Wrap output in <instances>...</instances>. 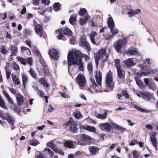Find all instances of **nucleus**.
Here are the masks:
<instances>
[{
  "label": "nucleus",
  "mask_w": 158,
  "mask_h": 158,
  "mask_svg": "<svg viewBox=\"0 0 158 158\" xmlns=\"http://www.w3.org/2000/svg\"><path fill=\"white\" fill-rule=\"evenodd\" d=\"M22 80L24 88H26V85L28 82V79L27 77L24 74L22 75Z\"/></svg>",
  "instance_id": "bb28decb"
},
{
  "label": "nucleus",
  "mask_w": 158,
  "mask_h": 158,
  "mask_svg": "<svg viewBox=\"0 0 158 158\" xmlns=\"http://www.w3.org/2000/svg\"><path fill=\"white\" fill-rule=\"evenodd\" d=\"M16 98L17 101V103L19 105H22L23 102V97L19 94H17L16 95Z\"/></svg>",
  "instance_id": "aec40b11"
},
{
  "label": "nucleus",
  "mask_w": 158,
  "mask_h": 158,
  "mask_svg": "<svg viewBox=\"0 0 158 158\" xmlns=\"http://www.w3.org/2000/svg\"><path fill=\"white\" fill-rule=\"evenodd\" d=\"M6 71L7 78L8 79L10 77L11 71L9 70L8 68L7 67L6 69Z\"/></svg>",
  "instance_id": "8fccbe9b"
},
{
  "label": "nucleus",
  "mask_w": 158,
  "mask_h": 158,
  "mask_svg": "<svg viewBox=\"0 0 158 158\" xmlns=\"http://www.w3.org/2000/svg\"><path fill=\"white\" fill-rule=\"evenodd\" d=\"M56 33H58L60 35H58L57 38L59 40L62 39L63 40H64L63 37H64L63 35V34L64 35H66L69 36H71L72 34V31L68 27H65L64 28L59 29L58 30H56Z\"/></svg>",
  "instance_id": "20e7f679"
},
{
  "label": "nucleus",
  "mask_w": 158,
  "mask_h": 158,
  "mask_svg": "<svg viewBox=\"0 0 158 158\" xmlns=\"http://www.w3.org/2000/svg\"><path fill=\"white\" fill-rule=\"evenodd\" d=\"M47 146L50 148L54 151L60 154V155L63 156L64 155V152H62L61 150L59 149L55 146L52 142H50L47 143Z\"/></svg>",
  "instance_id": "ddd939ff"
},
{
  "label": "nucleus",
  "mask_w": 158,
  "mask_h": 158,
  "mask_svg": "<svg viewBox=\"0 0 158 158\" xmlns=\"http://www.w3.org/2000/svg\"><path fill=\"white\" fill-rule=\"evenodd\" d=\"M124 63L125 65L127 67L134 66L136 64L132 58L128 59L124 61Z\"/></svg>",
  "instance_id": "6ab92c4d"
},
{
  "label": "nucleus",
  "mask_w": 158,
  "mask_h": 158,
  "mask_svg": "<svg viewBox=\"0 0 158 158\" xmlns=\"http://www.w3.org/2000/svg\"><path fill=\"white\" fill-rule=\"evenodd\" d=\"M76 81L80 87H83L85 86L86 79L83 75L79 74L77 77Z\"/></svg>",
  "instance_id": "9d476101"
},
{
  "label": "nucleus",
  "mask_w": 158,
  "mask_h": 158,
  "mask_svg": "<svg viewBox=\"0 0 158 158\" xmlns=\"http://www.w3.org/2000/svg\"><path fill=\"white\" fill-rule=\"evenodd\" d=\"M106 83L107 87L112 88L114 85L112 82V73L111 71H109L107 73L106 77Z\"/></svg>",
  "instance_id": "6e6552de"
},
{
  "label": "nucleus",
  "mask_w": 158,
  "mask_h": 158,
  "mask_svg": "<svg viewBox=\"0 0 158 158\" xmlns=\"http://www.w3.org/2000/svg\"><path fill=\"white\" fill-rule=\"evenodd\" d=\"M140 10L139 9H137L135 10H130L128 12V14L130 15L133 16L140 13Z\"/></svg>",
  "instance_id": "4be33fe9"
},
{
  "label": "nucleus",
  "mask_w": 158,
  "mask_h": 158,
  "mask_svg": "<svg viewBox=\"0 0 158 158\" xmlns=\"http://www.w3.org/2000/svg\"><path fill=\"white\" fill-rule=\"evenodd\" d=\"M29 143L32 145L36 146L37 145L40 144V142L37 140H31L29 141Z\"/></svg>",
  "instance_id": "c03bdc74"
},
{
  "label": "nucleus",
  "mask_w": 158,
  "mask_h": 158,
  "mask_svg": "<svg viewBox=\"0 0 158 158\" xmlns=\"http://www.w3.org/2000/svg\"><path fill=\"white\" fill-rule=\"evenodd\" d=\"M74 116L76 118L79 119L82 118V115L80 112L77 111L75 112L74 114Z\"/></svg>",
  "instance_id": "79ce46f5"
},
{
  "label": "nucleus",
  "mask_w": 158,
  "mask_h": 158,
  "mask_svg": "<svg viewBox=\"0 0 158 158\" xmlns=\"http://www.w3.org/2000/svg\"><path fill=\"white\" fill-rule=\"evenodd\" d=\"M81 54L79 51H70L68 55L69 66L76 64L78 65L79 70L82 71L83 65L81 61Z\"/></svg>",
  "instance_id": "f257e3e1"
},
{
  "label": "nucleus",
  "mask_w": 158,
  "mask_h": 158,
  "mask_svg": "<svg viewBox=\"0 0 158 158\" xmlns=\"http://www.w3.org/2000/svg\"><path fill=\"white\" fill-rule=\"evenodd\" d=\"M76 41V38L74 37H71L70 40V43L72 44H75Z\"/></svg>",
  "instance_id": "4d7b16f0"
},
{
  "label": "nucleus",
  "mask_w": 158,
  "mask_h": 158,
  "mask_svg": "<svg viewBox=\"0 0 158 158\" xmlns=\"http://www.w3.org/2000/svg\"><path fill=\"white\" fill-rule=\"evenodd\" d=\"M48 54L49 56L51 58L55 60L58 59V52L54 49H51L49 50Z\"/></svg>",
  "instance_id": "4468645a"
},
{
  "label": "nucleus",
  "mask_w": 158,
  "mask_h": 158,
  "mask_svg": "<svg viewBox=\"0 0 158 158\" xmlns=\"http://www.w3.org/2000/svg\"><path fill=\"white\" fill-rule=\"evenodd\" d=\"M47 151L49 153V155L50 157L52 156L54 154V153L50 149L48 148H46L44 150V151Z\"/></svg>",
  "instance_id": "3c124183"
},
{
  "label": "nucleus",
  "mask_w": 158,
  "mask_h": 158,
  "mask_svg": "<svg viewBox=\"0 0 158 158\" xmlns=\"http://www.w3.org/2000/svg\"><path fill=\"white\" fill-rule=\"evenodd\" d=\"M32 31L30 29H26L25 30V32L28 35H31V34Z\"/></svg>",
  "instance_id": "338daca9"
},
{
  "label": "nucleus",
  "mask_w": 158,
  "mask_h": 158,
  "mask_svg": "<svg viewBox=\"0 0 158 158\" xmlns=\"http://www.w3.org/2000/svg\"><path fill=\"white\" fill-rule=\"evenodd\" d=\"M3 93L5 97L7 99L8 101L11 103H13V100L11 98L9 95L7 94L5 90H4Z\"/></svg>",
  "instance_id": "7c9ffc66"
},
{
  "label": "nucleus",
  "mask_w": 158,
  "mask_h": 158,
  "mask_svg": "<svg viewBox=\"0 0 158 158\" xmlns=\"http://www.w3.org/2000/svg\"><path fill=\"white\" fill-rule=\"evenodd\" d=\"M5 102L4 100L0 96V106L3 109H6L7 107L5 105Z\"/></svg>",
  "instance_id": "4c0bfd02"
},
{
  "label": "nucleus",
  "mask_w": 158,
  "mask_h": 158,
  "mask_svg": "<svg viewBox=\"0 0 158 158\" xmlns=\"http://www.w3.org/2000/svg\"><path fill=\"white\" fill-rule=\"evenodd\" d=\"M128 55H134L135 56H139V52L136 48H132L129 49L127 52Z\"/></svg>",
  "instance_id": "f3484780"
},
{
  "label": "nucleus",
  "mask_w": 158,
  "mask_h": 158,
  "mask_svg": "<svg viewBox=\"0 0 158 158\" xmlns=\"http://www.w3.org/2000/svg\"><path fill=\"white\" fill-rule=\"evenodd\" d=\"M107 112H105L103 114H100L98 118L102 119H104L107 118Z\"/></svg>",
  "instance_id": "09e8293b"
},
{
  "label": "nucleus",
  "mask_w": 158,
  "mask_h": 158,
  "mask_svg": "<svg viewBox=\"0 0 158 158\" xmlns=\"http://www.w3.org/2000/svg\"><path fill=\"white\" fill-rule=\"evenodd\" d=\"M61 5L59 3H55L54 4L53 9L56 11H57L60 9Z\"/></svg>",
  "instance_id": "58836bf2"
},
{
  "label": "nucleus",
  "mask_w": 158,
  "mask_h": 158,
  "mask_svg": "<svg viewBox=\"0 0 158 158\" xmlns=\"http://www.w3.org/2000/svg\"><path fill=\"white\" fill-rule=\"evenodd\" d=\"M17 58L18 60L24 65H25L26 63H28L31 66L32 64V59L31 58L23 59L22 57H17Z\"/></svg>",
  "instance_id": "2eb2a0df"
},
{
  "label": "nucleus",
  "mask_w": 158,
  "mask_h": 158,
  "mask_svg": "<svg viewBox=\"0 0 158 158\" xmlns=\"http://www.w3.org/2000/svg\"><path fill=\"white\" fill-rule=\"evenodd\" d=\"M108 57V56L106 54V50L105 48H102L99 50L96 55H94L96 67H98V62L100 59L104 62L107 60Z\"/></svg>",
  "instance_id": "7ed1b4c3"
},
{
  "label": "nucleus",
  "mask_w": 158,
  "mask_h": 158,
  "mask_svg": "<svg viewBox=\"0 0 158 158\" xmlns=\"http://www.w3.org/2000/svg\"><path fill=\"white\" fill-rule=\"evenodd\" d=\"M97 35V33L95 31H93L91 32L89 36L91 42L94 44H95L96 42L94 41V37Z\"/></svg>",
  "instance_id": "c85d7f7f"
},
{
  "label": "nucleus",
  "mask_w": 158,
  "mask_h": 158,
  "mask_svg": "<svg viewBox=\"0 0 158 158\" xmlns=\"http://www.w3.org/2000/svg\"><path fill=\"white\" fill-rule=\"evenodd\" d=\"M148 86L149 89H152L154 90H155L156 89V85L150 83Z\"/></svg>",
  "instance_id": "603ef678"
},
{
  "label": "nucleus",
  "mask_w": 158,
  "mask_h": 158,
  "mask_svg": "<svg viewBox=\"0 0 158 158\" xmlns=\"http://www.w3.org/2000/svg\"><path fill=\"white\" fill-rule=\"evenodd\" d=\"M111 124L113 127L117 129H118V128L119 126L118 125H117V124L114 123H112Z\"/></svg>",
  "instance_id": "680f3d73"
},
{
  "label": "nucleus",
  "mask_w": 158,
  "mask_h": 158,
  "mask_svg": "<svg viewBox=\"0 0 158 158\" xmlns=\"http://www.w3.org/2000/svg\"><path fill=\"white\" fill-rule=\"evenodd\" d=\"M150 139L153 146L155 147H156L157 144V141L154 135H152L151 136Z\"/></svg>",
  "instance_id": "72a5a7b5"
},
{
  "label": "nucleus",
  "mask_w": 158,
  "mask_h": 158,
  "mask_svg": "<svg viewBox=\"0 0 158 158\" xmlns=\"http://www.w3.org/2000/svg\"><path fill=\"white\" fill-rule=\"evenodd\" d=\"M39 82L43 85L44 86L46 87L48 86V85L47 83L46 80L44 78H41L39 80Z\"/></svg>",
  "instance_id": "2f4dec72"
},
{
  "label": "nucleus",
  "mask_w": 158,
  "mask_h": 158,
  "mask_svg": "<svg viewBox=\"0 0 158 158\" xmlns=\"http://www.w3.org/2000/svg\"><path fill=\"white\" fill-rule=\"evenodd\" d=\"M89 150L91 155H94L96 152L99 150L98 148L95 146H91L89 148Z\"/></svg>",
  "instance_id": "b1692460"
},
{
  "label": "nucleus",
  "mask_w": 158,
  "mask_h": 158,
  "mask_svg": "<svg viewBox=\"0 0 158 158\" xmlns=\"http://www.w3.org/2000/svg\"><path fill=\"white\" fill-rule=\"evenodd\" d=\"M66 126L69 127L70 130L73 132H75L77 131V123L72 118H70L66 124Z\"/></svg>",
  "instance_id": "0eeeda50"
},
{
  "label": "nucleus",
  "mask_w": 158,
  "mask_h": 158,
  "mask_svg": "<svg viewBox=\"0 0 158 158\" xmlns=\"http://www.w3.org/2000/svg\"><path fill=\"white\" fill-rule=\"evenodd\" d=\"M99 127L102 130H104L107 132H110L112 128L111 125L108 123H100Z\"/></svg>",
  "instance_id": "f8f14e48"
},
{
  "label": "nucleus",
  "mask_w": 158,
  "mask_h": 158,
  "mask_svg": "<svg viewBox=\"0 0 158 158\" xmlns=\"http://www.w3.org/2000/svg\"><path fill=\"white\" fill-rule=\"evenodd\" d=\"M115 66L117 69H121V67L120 64V60L118 59H116L115 60Z\"/></svg>",
  "instance_id": "a18cd8bd"
},
{
  "label": "nucleus",
  "mask_w": 158,
  "mask_h": 158,
  "mask_svg": "<svg viewBox=\"0 0 158 158\" xmlns=\"http://www.w3.org/2000/svg\"><path fill=\"white\" fill-rule=\"evenodd\" d=\"M122 94L125 97L127 98V99L129 98V96L128 94L127 91L125 90H123L122 91Z\"/></svg>",
  "instance_id": "5fc2aeb1"
},
{
  "label": "nucleus",
  "mask_w": 158,
  "mask_h": 158,
  "mask_svg": "<svg viewBox=\"0 0 158 158\" xmlns=\"http://www.w3.org/2000/svg\"><path fill=\"white\" fill-rule=\"evenodd\" d=\"M9 90H10V92L14 94H16V90L15 89L12 88H9Z\"/></svg>",
  "instance_id": "bf43d9fd"
},
{
  "label": "nucleus",
  "mask_w": 158,
  "mask_h": 158,
  "mask_svg": "<svg viewBox=\"0 0 158 158\" xmlns=\"http://www.w3.org/2000/svg\"><path fill=\"white\" fill-rule=\"evenodd\" d=\"M12 53L11 56H16V54L18 52L17 47L15 45H13L11 48Z\"/></svg>",
  "instance_id": "473e14b6"
},
{
  "label": "nucleus",
  "mask_w": 158,
  "mask_h": 158,
  "mask_svg": "<svg viewBox=\"0 0 158 158\" xmlns=\"http://www.w3.org/2000/svg\"><path fill=\"white\" fill-rule=\"evenodd\" d=\"M118 72V77L121 78H123L124 77L125 72L124 71L122 70L121 69H117Z\"/></svg>",
  "instance_id": "c756f323"
},
{
  "label": "nucleus",
  "mask_w": 158,
  "mask_h": 158,
  "mask_svg": "<svg viewBox=\"0 0 158 158\" xmlns=\"http://www.w3.org/2000/svg\"><path fill=\"white\" fill-rule=\"evenodd\" d=\"M26 50H28L30 52H30V50H29V49L28 48H27V47H23L21 48V51L22 52H24V51Z\"/></svg>",
  "instance_id": "e2e57ef3"
},
{
  "label": "nucleus",
  "mask_w": 158,
  "mask_h": 158,
  "mask_svg": "<svg viewBox=\"0 0 158 158\" xmlns=\"http://www.w3.org/2000/svg\"><path fill=\"white\" fill-rule=\"evenodd\" d=\"M90 18V16L88 15H87L85 16L84 18L81 19L80 20V24L82 25L84 24L86 22V21Z\"/></svg>",
  "instance_id": "cd10ccee"
},
{
  "label": "nucleus",
  "mask_w": 158,
  "mask_h": 158,
  "mask_svg": "<svg viewBox=\"0 0 158 158\" xmlns=\"http://www.w3.org/2000/svg\"><path fill=\"white\" fill-rule=\"evenodd\" d=\"M0 52L2 53L5 54L7 52V50H6L5 47L2 46L0 48Z\"/></svg>",
  "instance_id": "de8ad7c7"
},
{
  "label": "nucleus",
  "mask_w": 158,
  "mask_h": 158,
  "mask_svg": "<svg viewBox=\"0 0 158 158\" xmlns=\"http://www.w3.org/2000/svg\"><path fill=\"white\" fill-rule=\"evenodd\" d=\"M0 117L3 119L6 120L10 125H13L14 124V119L12 118L8 114H3L0 111Z\"/></svg>",
  "instance_id": "1a4fd4ad"
},
{
  "label": "nucleus",
  "mask_w": 158,
  "mask_h": 158,
  "mask_svg": "<svg viewBox=\"0 0 158 158\" xmlns=\"http://www.w3.org/2000/svg\"><path fill=\"white\" fill-rule=\"evenodd\" d=\"M29 73L31 76L34 79H36L37 77V75L35 71L32 68H30L29 71Z\"/></svg>",
  "instance_id": "f704fd0d"
},
{
  "label": "nucleus",
  "mask_w": 158,
  "mask_h": 158,
  "mask_svg": "<svg viewBox=\"0 0 158 158\" xmlns=\"http://www.w3.org/2000/svg\"><path fill=\"white\" fill-rule=\"evenodd\" d=\"M126 40L125 38L122 40H120L118 41H117L114 44L116 50L118 52H120L121 48L124 47L126 45Z\"/></svg>",
  "instance_id": "423d86ee"
},
{
  "label": "nucleus",
  "mask_w": 158,
  "mask_h": 158,
  "mask_svg": "<svg viewBox=\"0 0 158 158\" xmlns=\"http://www.w3.org/2000/svg\"><path fill=\"white\" fill-rule=\"evenodd\" d=\"M137 140H133L129 143V145L131 146L134 145L136 143H137Z\"/></svg>",
  "instance_id": "052dcab7"
},
{
  "label": "nucleus",
  "mask_w": 158,
  "mask_h": 158,
  "mask_svg": "<svg viewBox=\"0 0 158 158\" xmlns=\"http://www.w3.org/2000/svg\"><path fill=\"white\" fill-rule=\"evenodd\" d=\"M134 107L135 109H137V110H139V111H140L141 112H142L147 113H148L149 112L148 110H145V109H144L141 108H140L138 106L136 105H135L134 106Z\"/></svg>",
  "instance_id": "ea45409f"
},
{
  "label": "nucleus",
  "mask_w": 158,
  "mask_h": 158,
  "mask_svg": "<svg viewBox=\"0 0 158 158\" xmlns=\"http://www.w3.org/2000/svg\"><path fill=\"white\" fill-rule=\"evenodd\" d=\"M80 45L82 47L85 46L87 49L88 51L90 50V47L89 44L86 40V37L82 36L81 38Z\"/></svg>",
  "instance_id": "9b49d317"
},
{
  "label": "nucleus",
  "mask_w": 158,
  "mask_h": 158,
  "mask_svg": "<svg viewBox=\"0 0 158 158\" xmlns=\"http://www.w3.org/2000/svg\"><path fill=\"white\" fill-rule=\"evenodd\" d=\"M43 73L44 76L48 75L49 74V71L46 66H44L43 69Z\"/></svg>",
  "instance_id": "37998d69"
},
{
  "label": "nucleus",
  "mask_w": 158,
  "mask_h": 158,
  "mask_svg": "<svg viewBox=\"0 0 158 158\" xmlns=\"http://www.w3.org/2000/svg\"><path fill=\"white\" fill-rule=\"evenodd\" d=\"M111 30V32L113 34V35H114L118 33V30L116 28H114V27L110 28Z\"/></svg>",
  "instance_id": "864d4df0"
},
{
  "label": "nucleus",
  "mask_w": 158,
  "mask_h": 158,
  "mask_svg": "<svg viewBox=\"0 0 158 158\" xmlns=\"http://www.w3.org/2000/svg\"><path fill=\"white\" fill-rule=\"evenodd\" d=\"M77 17V15H74L73 16H72L70 17L69 19L70 23L72 24L73 25L75 23L76 21V18Z\"/></svg>",
  "instance_id": "c9c22d12"
},
{
  "label": "nucleus",
  "mask_w": 158,
  "mask_h": 158,
  "mask_svg": "<svg viewBox=\"0 0 158 158\" xmlns=\"http://www.w3.org/2000/svg\"><path fill=\"white\" fill-rule=\"evenodd\" d=\"M87 13V10L85 9H81L79 12V15L83 16Z\"/></svg>",
  "instance_id": "a19ab883"
},
{
  "label": "nucleus",
  "mask_w": 158,
  "mask_h": 158,
  "mask_svg": "<svg viewBox=\"0 0 158 158\" xmlns=\"http://www.w3.org/2000/svg\"><path fill=\"white\" fill-rule=\"evenodd\" d=\"M107 24L108 27L110 28L114 27V22L112 17H110L108 18Z\"/></svg>",
  "instance_id": "412c9836"
},
{
  "label": "nucleus",
  "mask_w": 158,
  "mask_h": 158,
  "mask_svg": "<svg viewBox=\"0 0 158 158\" xmlns=\"http://www.w3.org/2000/svg\"><path fill=\"white\" fill-rule=\"evenodd\" d=\"M88 69L90 74H92L93 72L92 64L91 63H89L88 65Z\"/></svg>",
  "instance_id": "49530a36"
},
{
  "label": "nucleus",
  "mask_w": 158,
  "mask_h": 158,
  "mask_svg": "<svg viewBox=\"0 0 158 158\" xmlns=\"http://www.w3.org/2000/svg\"><path fill=\"white\" fill-rule=\"evenodd\" d=\"M11 77L13 83L15 85L19 84L20 81L19 78L15 75H11Z\"/></svg>",
  "instance_id": "a878e982"
},
{
  "label": "nucleus",
  "mask_w": 158,
  "mask_h": 158,
  "mask_svg": "<svg viewBox=\"0 0 158 158\" xmlns=\"http://www.w3.org/2000/svg\"><path fill=\"white\" fill-rule=\"evenodd\" d=\"M143 97L146 99L149 100L152 97V95L148 92H146L143 94Z\"/></svg>",
  "instance_id": "e433bc0d"
},
{
  "label": "nucleus",
  "mask_w": 158,
  "mask_h": 158,
  "mask_svg": "<svg viewBox=\"0 0 158 158\" xmlns=\"http://www.w3.org/2000/svg\"><path fill=\"white\" fill-rule=\"evenodd\" d=\"M34 30L35 32L40 37L42 36L43 35V28L39 24L35 25Z\"/></svg>",
  "instance_id": "dca6fc26"
},
{
  "label": "nucleus",
  "mask_w": 158,
  "mask_h": 158,
  "mask_svg": "<svg viewBox=\"0 0 158 158\" xmlns=\"http://www.w3.org/2000/svg\"><path fill=\"white\" fill-rule=\"evenodd\" d=\"M139 67L142 69V70L139 71L137 73V77H135V79L137 84L141 89L144 88V85L142 81H141L139 78L140 77L143 76H148L150 74L153 73L152 69L149 67L147 68L142 65H139Z\"/></svg>",
  "instance_id": "f03ea898"
},
{
  "label": "nucleus",
  "mask_w": 158,
  "mask_h": 158,
  "mask_svg": "<svg viewBox=\"0 0 158 158\" xmlns=\"http://www.w3.org/2000/svg\"><path fill=\"white\" fill-rule=\"evenodd\" d=\"M118 129L123 132L126 130V129L125 128H123V127H121L120 126H119Z\"/></svg>",
  "instance_id": "69168bd1"
},
{
  "label": "nucleus",
  "mask_w": 158,
  "mask_h": 158,
  "mask_svg": "<svg viewBox=\"0 0 158 158\" xmlns=\"http://www.w3.org/2000/svg\"><path fill=\"white\" fill-rule=\"evenodd\" d=\"M95 77L97 85L99 86L101 85L102 80L101 73L99 72H96Z\"/></svg>",
  "instance_id": "a211bd4d"
},
{
  "label": "nucleus",
  "mask_w": 158,
  "mask_h": 158,
  "mask_svg": "<svg viewBox=\"0 0 158 158\" xmlns=\"http://www.w3.org/2000/svg\"><path fill=\"white\" fill-rule=\"evenodd\" d=\"M143 81L145 82L146 84L147 85H149V80L148 78H145L143 80Z\"/></svg>",
  "instance_id": "774afa93"
},
{
  "label": "nucleus",
  "mask_w": 158,
  "mask_h": 158,
  "mask_svg": "<svg viewBox=\"0 0 158 158\" xmlns=\"http://www.w3.org/2000/svg\"><path fill=\"white\" fill-rule=\"evenodd\" d=\"M43 3L45 4L46 5H48L50 2L49 0H42Z\"/></svg>",
  "instance_id": "0e129e2a"
},
{
  "label": "nucleus",
  "mask_w": 158,
  "mask_h": 158,
  "mask_svg": "<svg viewBox=\"0 0 158 158\" xmlns=\"http://www.w3.org/2000/svg\"><path fill=\"white\" fill-rule=\"evenodd\" d=\"M92 139L90 136L85 134H83L81 137L78 143L79 144L81 145L89 144L91 143Z\"/></svg>",
  "instance_id": "39448f33"
},
{
  "label": "nucleus",
  "mask_w": 158,
  "mask_h": 158,
  "mask_svg": "<svg viewBox=\"0 0 158 158\" xmlns=\"http://www.w3.org/2000/svg\"><path fill=\"white\" fill-rule=\"evenodd\" d=\"M71 141H66L64 143V145L69 148H75V143Z\"/></svg>",
  "instance_id": "5701e85b"
},
{
  "label": "nucleus",
  "mask_w": 158,
  "mask_h": 158,
  "mask_svg": "<svg viewBox=\"0 0 158 158\" xmlns=\"http://www.w3.org/2000/svg\"><path fill=\"white\" fill-rule=\"evenodd\" d=\"M83 128L86 130L93 132L94 133L96 131V129L94 127H90L89 125H85L84 126Z\"/></svg>",
  "instance_id": "393cba45"
},
{
  "label": "nucleus",
  "mask_w": 158,
  "mask_h": 158,
  "mask_svg": "<svg viewBox=\"0 0 158 158\" xmlns=\"http://www.w3.org/2000/svg\"><path fill=\"white\" fill-rule=\"evenodd\" d=\"M90 80L92 84V85L93 87L94 88H95L96 86H97V84L94 79L93 78H91Z\"/></svg>",
  "instance_id": "6e6d98bb"
},
{
  "label": "nucleus",
  "mask_w": 158,
  "mask_h": 158,
  "mask_svg": "<svg viewBox=\"0 0 158 158\" xmlns=\"http://www.w3.org/2000/svg\"><path fill=\"white\" fill-rule=\"evenodd\" d=\"M133 156L134 158H138L139 155L137 151H134L132 152Z\"/></svg>",
  "instance_id": "13d9d810"
}]
</instances>
